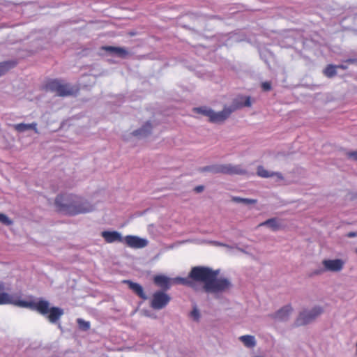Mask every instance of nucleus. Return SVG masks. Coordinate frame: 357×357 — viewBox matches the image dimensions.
Listing matches in <instances>:
<instances>
[{
	"label": "nucleus",
	"mask_w": 357,
	"mask_h": 357,
	"mask_svg": "<svg viewBox=\"0 0 357 357\" xmlns=\"http://www.w3.org/2000/svg\"><path fill=\"white\" fill-rule=\"evenodd\" d=\"M242 203L245 204H254L257 203V199L243 198Z\"/></svg>",
	"instance_id": "nucleus-30"
},
{
	"label": "nucleus",
	"mask_w": 357,
	"mask_h": 357,
	"mask_svg": "<svg viewBox=\"0 0 357 357\" xmlns=\"http://www.w3.org/2000/svg\"><path fill=\"white\" fill-rule=\"evenodd\" d=\"M239 340L248 348H253L256 346V340L252 335H242L239 337Z\"/></svg>",
	"instance_id": "nucleus-18"
},
{
	"label": "nucleus",
	"mask_w": 357,
	"mask_h": 357,
	"mask_svg": "<svg viewBox=\"0 0 357 357\" xmlns=\"http://www.w3.org/2000/svg\"><path fill=\"white\" fill-rule=\"evenodd\" d=\"M238 107H239V106H238V105H236L234 108H232V107H225L222 111L218 112H214L213 110L209 121L212 123H222V122L225 121L227 118H229L230 114L234 111L238 109Z\"/></svg>",
	"instance_id": "nucleus-8"
},
{
	"label": "nucleus",
	"mask_w": 357,
	"mask_h": 357,
	"mask_svg": "<svg viewBox=\"0 0 357 357\" xmlns=\"http://www.w3.org/2000/svg\"><path fill=\"white\" fill-rule=\"evenodd\" d=\"M268 226L273 231H277L280 229V225L278 223L276 218H270L267 220L261 222L258 227Z\"/></svg>",
	"instance_id": "nucleus-20"
},
{
	"label": "nucleus",
	"mask_w": 357,
	"mask_h": 357,
	"mask_svg": "<svg viewBox=\"0 0 357 357\" xmlns=\"http://www.w3.org/2000/svg\"><path fill=\"white\" fill-rule=\"evenodd\" d=\"M0 222L8 226L11 225L13 224V221L5 214L3 213H0Z\"/></svg>",
	"instance_id": "nucleus-26"
},
{
	"label": "nucleus",
	"mask_w": 357,
	"mask_h": 357,
	"mask_svg": "<svg viewBox=\"0 0 357 357\" xmlns=\"http://www.w3.org/2000/svg\"><path fill=\"white\" fill-rule=\"evenodd\" d=\"M191 317L195 320H198L199 318V310L196 308L193 309V310L191 312Z\"/></svg>",
	"instance_id": "nucleus-29"
},
{
	"label": "nucleus",
	"mask_w": 357,
	"mask_h": 357,
	"mask_svg": "<svg viewBox=\"0 0 357 357\" xmlns=\"http://www.w3.org/2000/svg\"><path fill=\"white\" fill-rule=\"evenodd\" d=\"M322 272H323V271H321V270H320V271H315V272H314V274L318 275V274L321 273Z\"/></svg>",
	"instance_id": "nucleus-36"
},
{
	"label": "nucleus",
	"mask_w": 357,
	"mask_h": 357,
	"mask_svg": "<svg viewBox=\"0 0 357 357\" xmlns=\"http://www.w3.org/2000/svg\"><path fill=\"white\" fill-rule=\"evenodd\" d=\"M261 88L265 91H270L271 89V84L268 82H264L261 84Z\"/></svg>",
	"instance_id": "nucleus-28"
},
{
	"label": "nucleus",
	"mask_w": 357,
	"mask_h": 357,
	"mask_svg": "<svg viewBox=\"0 0 357 357\" xmlns=\"http://www.w3.org/2000/svg\"><path fill=\"white\" fill-rule=\"evenodd\" d=\"M152 126L150 122H146L142 128L133 132V135L135 136H147L151 133Z\"/></svg>",
	"instance_id": "nucleus-19"
},
{
	"label": "nucleus",
	"mask_w": 357,
	"mask_h": 357,
	"mask_svg": "<svg viewBox=\"0 0 357 357\" xmlns=\"http://www.w3.org/2000/svg\"><path fill=\"white\" fill-rule=\"evenodd\" d=\"M336 67H337V69L340 68V69H342V70H347L348 68V66L345 65L344 63L340 64V65H336Z\"/></svg>",
	"instance_id": "nucleus-33"
},
{
	"label": "nucleus",
	"mask_w": 357,
	"mask_h": 357,
	"mask_svg": "<svg viewBox=\"0 0 357 357\" xmlns=\"http://www.w3.org/2000/svg\"><path fill=\"white\" fill-rule=\"evenodd\" d=\"M194 111L198 114H201L202 115L208 116L209 119L211 118L213 110L206 107H200L194 108Z\"/></svg>",
	"instance_id": "nucleus-23"
},
{
	"label": "nucleus",
	"mask_w": 357,
	"mask_h": 357,
	"mask_svg": "<svg viewBox=\"0 0 357 357\" xmlns=\"http://www.w3.org/2000/svg\"><path fill=\"white\" fill-rule=\"evenodd\" d=\"M45 89L47 91L55 92L59 96H68L74 94L76 90L70 84L64 83L60 79H50L47 82Z\"/></svg>",
	"instance_id": "nucleus-5"
},
{
	"label": "nucleus",
	"mask_w": 357,
	"mask_h": 357,
	"mask_svg": "<svg viewBox=\"0 0 357 357\" xmlns=\"http://www.w3.org/2000/svg\"><path fill=\"white\" fill-rule=\"evenodd\" d=\"M324 75L328 77L332 78L337 75V67L336 65L328 64L326 66L323 70Z\"/></svg>",
	"instance_id": "nucleus-22"
},
{
	"label": "nucleus",
	"mask_w": 357,
	"mask_h": 357,
	"mask_svg": "<svg viewBox=\"0 0 357 357\" xmlns=\"http://www.w3.org/2000/svg\"><path fill=\"white\" fill-rule=\"evenodd\" d=\"M346 155L348 158L357 161V149L347 152Z\"/></svg>",
	"instance_id": "nucleus-27"
},
{
	"label": "nucleus",
	"mask_w": 357,
	"mask_h": 357,
	"mask_svg": "<svg viewBox=\"0 0 357 357\" xmlns=\"http://www.w3.org/2000/svg\"><path fill=\"white\" fill-rule=\"evenodd\" d=\"M344 63L349 64H356L357 65V59H348L344 61Z\"/></svg>",
	"instance_id": "nucleus-31"
},
{
	"label": "nucleus",
	"mask_w": 357,
	"mask_h": 357,
	"mask_svg": "<svg viewBox=\"0 0 357 357\" xmlns=\"http://www.w3.org/2000/svg\"><path fill=\"white\" fill-rule=\"evenodd\" d=\"M356 236H357V233L356 232H354V231L349 232L347 234V236L349 237V238L355 237Z\"/></svg>",
	"instance_id": "nucleus-35"
},
{
	"label": "nucleus",
	"mask_w": 357,
	"mask_h": 357,
	"mask_svg": "<svg viewBox=\"0 0 357 357\" xmlns=\"http://www.w3.org/2000/svg\"><path fill=\"white\" fill-rule=\"evenodd\" d=\"M201 172H209L213 174H224L229 175H243L247 173L246 170L240 165H213L206 166L199 169Z\"/></svg>",
	"instance_id": "nucleus-4"
},
{
	"label": "nucleus",
	"mask_w": 357,
	"mask_h": 357,
	"mask_svg": "<svg viewBox=\"0 0 357 357\" xmlns=\"http://www.w3.org/2000/svg\"><path fill=\"white\" fill-rule=\"evenodd\" d=\"M103 49L107 52L114 53L121 58H125L128 54V52L126 49L120 47L106 46Z\"/></svg>",
	"instance_id": "nucleus-15"
},
{
	"label": "nucleus",
	"mask_w": 357,
	"mask_h": 357,
	"mask_svg": "<svg viewBox=\"0 0 357 357\" xmlns=\"http://www.w3.org/2000/svg\"><path fill=\"white\" fill-rule=\"evenodd\" d=\"M102 237L107 243H112L114 242H123L124 238L121 234L116 231H103L101 233Z\"/></svg>",
	"instance_id": "nucleus-11"
},
{
	"label": "nucleus",
	"mask_w": 357,
	"mask_h": 357,
	"mask_svg": "<svg viewBox=\"0 0 357 357\" xmlns=\"http://www.w3.org/2000/svg\"><path fill=\"white\" fill-rule=\"evenodd\" d=\"M123 242L127 246L135 249L143 248L148 245V241L146 239L133 235L126 236Z\"/></svg>",
	"instance_id": "nucleus-9"
},
{
	"label": "nucleus",
	"mask_w": 357,
	"mask_h": 357,
	"mask_svg": "<svg viewBox=\"0 0 357 357\" xmlns=\"http://www.w3.org/2000/svg\"><path fill=\"white\" fill-rule=\"evenodd\" d=\"M77 322L79 328L84 331H87L90 328V324L89 321H86L82 319H77Z\"/></svg>",
	"instance_id": "nucleus-25"
},
{
	"label": "nucleus",
	"mask_w": 357,
	"mask_h": 357,
	"mask_svg": "<svg viewBox=\"0 0 357 357\" xmlns=\"http://www.w3.org/2000/svg\"><path fill=\"white\" fill-rule=\"evenodd\" d=\"M16 64V62L13 61L0 62V77L5 75L11 68H14Z\"/></svg>",
	"instance_id": "nucleus-21"
},
{
	"label": "nucleus",
	"mask_w": 357,
	"mask_h": 357,
	"mask_svg": "<svg viewBox=\"0 0 357 357\" xmlns=\"http://www.w3.org/2000/svg\"><path fill=\"white\" fill-rule=\"evenodd\" d=\"M57 211L68 215H76L93 211V206L82 197L75 195H59L54 202Z\"/></svg>",
	"instance_id": "nucleus-3"
},
{
	"label": "nucleus",
	"mask_w": 357,
	"mask_h": 357,
	"mask_svg": "<svg viewBox=\"0 0 357 357\" xmlns=\"http://www.w3.org/2000/svg\"><path fill=\"white\" fill-rule=\"evenodd\" d=\"M171 297L162 291H155L152 296L151 306L154 310H161L169 303Z\"/></svg>",
	"instance_id": "nucleus-7"
},
{
	"label": "nucleus",
	"mask_w": 357,
	"mask_h": 357,
	"mask_svg": "<svg viewBox=\"0 0 357 357\" xmlns=\"http://www.w3.org/2000/svg\"><path fill=\"white\" fill-rule=\"evenodd\" d=\"M218 270L197 266L191 268L188 278L177 277L172 279V281L190 287L195 290L198 289L197 282H203V289L206 293L218 294L229 290L232 286L228 278H218Z\"/></svg>",
	"instance_id": "nucleus-1"
},
{
	"label": "nucleus",
	"mask_w": 357,
	"mask_h": 357,
	"mask_svg": "<svg viewBox=\"0 0 357 357\" xmlns=\"http://www.w3.org/2000/svg\"><path fill=\"white\" fill-rule=\"evenodd\" d=\"M232 200L237 203H242L243 198L239 197H234L232 198Z\"/></svg>",
	"instance_id": "nucleus-32"
},
{
	"label": "nucleus",
	"mask_w": 357,
	"mask_h": 357,
	"mask_svg": "<svg viewBox=\"0 0 357 357\" xmlns=\"http://www.w3.org/2000/svg\"><path fill=\"white\" fill-rule=\"evenodd\" d=\"M356 252H357V249H356Z\"/></svg>",
	"instance_id": "nucleus-37"
},
{
	"label": "nucleus",
	"mask_w": 357,
	"mask_h": 357,
	"mask_svg": "<svg viewBox=\"0 0 357 357\" xmlns=\"http://www.w3.org/2000/svg\"><path fill=\"white\" fill-rule=\"evenodd\" d=\"M236 105L239 106V108H241L243 107H250L251 106V101L250 97H246L245 100L244 102H240L238 101H234L232 105V108H234Z\"/></svg>",
	"instance_id": "nucleus-24"
},
{
	"label": "nucleus",
	"mask_w": 357,
	"mask_h": 357,
	"mask_svg": "<svg viewBox=\"0 0 357 357\" xmlns=\"http://www.w3.org/2000/svg\"><path fill=\"white\" fill-rule=\"evenodd\" d=\"M257 174L259 176L262 178H269L273 176L274 175H276L279 178H283L280 173L269 172L268 170L265 169L263 166H259L257 167Z\"/></svg>",
	"instance_id": "nucleus-17"
},
{
	"label": "nucleus",
	"mask_w": 357,
	"mask_h": 357,
	"mask_svg": "<svg viewBox=\"0 0 357 357\" xmlns=\"http://www.w3.org/2000/svg\"><path fill=\"white\" fill-rule=\"evenodd\" d=\"M204 190V186L203 185H198L197 187H195V191L196 192H201Z\"/></svg>",
	"instance_id": "nucleus-34"
},
{
	"label": "nucleus",
	"mask_w": 357,
	"mask_h": 357,
	"mask_svg": "<svg viewBox=\"0 0 357 357\" xmlns=\"http://www.w3.org/2000/svg\"><path fill=\"white\" fill-rule=\"evenodd\" d=\"M291 312L292 307L291 305H286L275 313V317L280 320H284L288 318Z\"/></svg>",
	"instance_id": "nucleus-16"
},
{
	"label": "nucleus",
	"mask_w": 357,
	"mask_h": 357,
	"mask_svg": "<svg viewBox=\"0 0 357 357\" xmlns=\"http://www.w3.org/2000/svg\"><path fill=\"white\" fill-rule=\"evenodd\" d=\"M323 312V309L320 307H315L311 310H303L299 314L296 319V325L303 326L306 325L311 321H314L318 316Z\"/></svg>",
	"instance_id": "nucleus-6"
},
{
	"label": "nucleus",
	"mask_w": 357,
	"mask_h": 357,
	"mask_svg": "<svg viewBox=\"0 0 357 357\" xmlns=\"http://www.w3.org/2000/svg\"><path fill=\"white\" fill-rule=\"evenodd\" d=\"M13 127L18 132H23L28 130H33L35 131V132L38 133L36 123H29V124L21 123L14 124L13 126Z\"/></svg>",
	"instance_id": "nucleus-14"
},
{
	"label": "nucleus",
	"mask_w": 357,
	"mask_h": 357,
	"mask_svg": "<svg viewBox=\"0 0 357 357\" xmlns=\"http://www.w3.org/2000/svg\"><path fill=\"white\" fill-rule=\"evenodd\" d=\"M4 284L0 282V305L12 304L18 307L36 310L42 315H47L51 323H56L64 314L63 310L58 307H50L49 301L40 299L37 302L16 299L13 296L4 291Z\"/></svg>",
	"instance_id": "nucleus-2"
},
{
	"label": "nucleus",
	"mask_w": 357,
	"mask_h": 357,
	"mask_svg": "<svg viewBox=\"0 0 357 357\" xmlns=\"http://www.w3.org/2000/svg\"><path fill=\"white\" fill-rule=\"evenodd\" d=\"M325 271L339 272L344 266V261L342 259H324L322 261Z\"/></svg>",
	"instance_id": "nucleus-10"
},
{
	"label": "nucleus",
	"mask_w": 357,
	"mask_h": 357,
	"mask_svg": "<svg viewBox=\"0 0 357 357\" xmlns=\"http://www.w3.org/2000/svg\"><path fill=\"white\" fill-rule=\"evenodd\" d=\"M123 282L127 284L129 288L139 298L143 300L147 299V296L144 291L143 287L139 284L127 280H123Z\"/></svg>",
	"instance_id": "nucleus-12"
},
{
	"label": "nucleus",
	"mask_w": 357,
	"mask_h": 357,
	"mask_svg": "<svg viewBox=\"0 0 357 357\" xmlns=\"http://www.w3.org/2000/svg\"><path fill=\"white\" fill-rule=\"evenodd\" d=\"M172 280V279L162 275H155L153 278L154 283L165 290L169 289Z\"/></svg>",
	"instance_id": "nucleus-13"
}]
</instances>
